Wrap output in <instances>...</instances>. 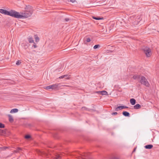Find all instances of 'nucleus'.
<instances>
[{"mask_svg":"<svg viewBox=\"0 0 159 159\" xmlns=\"http://www.w3.org/2000/svg\"><path fill=\"white\" fill-rule=\"evenodd\" d=\"M33 12V9L30 6H26L25 11L19 13L15 11V18L18 19L26 18L30 17Z\"/></svg>","mask_w":159,"mask_h":159,"instance_id":"1","label":"nucleus"},{"mask_svg":"<svg viewBox=\"0 0 159 159\" xmlns=\"http://www.w3.org/2000/svg\"><path fill=\"white\" fill-rule=\"evenodd\" d=\"M0 13L15 18V11L14 10H12L10 11H8L4 9H0Z\"/></svg>","mask_w":159,"mask_h":159,"instance_id":"2","label":"nucleus"},{"mask_svg":"<svg viewBox=\"0 0 159 159\" xmlns=\"http://www.w3.org/2000/svg\"><path fill=\"white\" fill-rule=\"evenodd\" d=\"M139 81L142 84L147 87H149L150 84L147 80L143 76L141 75Z\"/></svg>","mask_w":159,"mask_h":159,"instance_id":"3","label":"nucleus"},{"mask_svg":"<svg viewBox=\"0 0 159 159\" xmlns=\"http://www.w3.org/2000/svg\"><path fill=\"white\" fill-rule=\"evenodd\" d=\"M143 50L146 56L147 57H149L152 55L151 49L148 47H146L143 49Z\"/></svg>","mask_w":159,"mask_h":159,"instance_id":"4","label":"nucleus"},{"mask_svg":"<svg viewBox=\"0 0 159 159\" xmlns=\"http://www.w3.org/2000/svg\"><path fill=\"white\" fill-rule=\"evenodd\" d=\"M23 48L25 49H27L30 45L29 43L26 42L23 43L21 45Z\"/></svg>","mask_w":159,"mask_h":159,"instance_id":"5","label":"nucleus"},{"mask_svg":"<svg viewBox=\"0 0 159 159\" xmlns=\"http://www.w3.org/2000/svg\"><path fill=\"white\" fill-rule=\"evenodd\" d=\"M96 93L99 94H101L102 95H106L107 94V93L106 91H97Z\"/></svg>","mask_w":159,"mask_h":159,"instance_id":"6","label":"nucleus"},{"mask_svg":"<svg viewBox=\"0 0 159 159\" xmlns=\"http://www.w3.org/2000/svg\"><path fill=\"white\" fill-rule=\"evenodd\" d=\"M131 104L132 105H134L136 103V100L134 98H131L130 100Z\"/></svg>","mask_w":159,"mask_h":159,"instance_id":"7","label":"nucleus"},{"mask_svg":"<svg viewBox=\"0 0 159 159\" xmlns=\"http://www.w3.org/2000/svg\"><path fill=\"white\" fill-rule=\"evenodd\" d=\"M27 39L29 43H32L34 42L33 39L31 37L29 36Z\"/></svg>","mask_w":159,"mask_h":159,"instance_id":"8","label":"nucleus"},{"mask_svg":"<svg viewBox=\"0 0 159 159\" xmlns=\"http://www.w3.org/2000/svg\"><path fill=\"white\" fill-rule=\"evenodd\" d=\"M122 114L125 116L129 117L130 116L129 113L126 111H124L122 112Z\"/></svg>","mask_w":159,"mask_h":159,"instance_id":"9","label":"nucleus"},{"mask_svg":"<svg viewBox=\"0 0 159 159\" xmlns=\"http://www.w3.org/2000/svg\"><path fill=\"white\" fill-rule=\"evenodd\" d=\"M153 145L152 144H148L144 146L145 148L147 149H151L153 147Z\"/></svg>","mask_w":159,"mask_h":159,"instance_id":"10","label":"nucleus"},{"mask_svg":"<svg viewBox=\"0 0 159 159\" xmlns=\"http://www.w3.org/2000/svg\"><path fill=\"white\" fill-rule=\"evenodd\" d=\"M141 75H134L133 76V78L134 80H139Z\"/></svg>","mask_w":159,"mask_h":159,"instance_id":"11","label":"nucleus"},{"mask_svg":"<svg viewBox=\"0 0 159 159\" xmlns=\"http://www.w3.org/2000/svg\"><path fill=\"white\" fill-rule=\"evenodd\" d=\"M141 107V105L139 104H137L134 106V109H140Z\"/></svg>","mask_w":159,"mask_h":159,"instance_id":"12","label":"nucleus"},{"mask_svg":"<svg viewBox=\"0 0 159 159\" xmlns=\"http://www.w3.org/2000/svg\"><path fill=\"white\" fill-rule=\"evenodd\" d=\"M6 134V130L1 129L0 132V135H5Z\"/></svg>","mask_w":159,"mask_h":159,"instance_id":"13","label":"nucleus"},{"mask_svg":"<svg viewBox=\"0 0 159 159\" xmlns=\"http://www.w3.org/2000/svg\"><path fill=\"white\" fill-rule=\"evenodd\" d=\"M18 111V109L17 108H15L12 109L10 111V113H16Z\"/></svg>","mask_w":159,"mask_h":159,"instance_id":"14","label":"nucleus"},{"mask_svg":"<svg viewBox=\"0 0 159 159\" xmlns=\"http://www.w3.org/2000/svg\"><path fill=\"white\" fill-rule=\"evenodd\" d=\"M58 84H53L51 86H52V89H56L57 87L58 86Z\"/></svg>","mask_w":159,"mask_h":159,"instance_id":"15","label":"nucleus"},{"mask_svg":"<svg viewBox=\"0 0 159 159\" xmlns=\"http://www.w3.org/2000/svg\"><path fill=\"white\" fill-rule=\"evenodd\" d=\"M8 116L9 117V121L10 122H13V118L12 116H11L10 115H8Z\"/></svg>","mask_w":159,"mask_h":159,"instance_id":"16","label":"nucleus"},{"mask_svg":"<svg viewBox=\"0 0 159 159\" xmlns=\"http://www.w3.org/2000/svg\"><path fill=\"white\" fill-rule=\"evenodd\" d=\"M34 38L35 39L36 42H38L39 41V38L38 36L37 35H35L34 36Z\"/></svg>","mask_w":159,"mask_h":159,"instance_id":"17","label":"nucleus"},{"mask_svg":"<svg viewBox=\"0 0 159 159\" xmlns=\"http://www.w3.org/2000/svg\"><path fill=\"white\" fill-rule=\"evenodd\" d=\"M21 150V149L20 148H18L16 150H15L14 152H15L17 153L19 152Z\"/></svg>","mask_w":159,"mask_h":159,"instance_id":"18","label":"nucleus"},{"mask_svg":"<svg viewBox=\"0 0 159 159\" xmlns=\"http://www.w3.org/2000/svg\"><path fill=\"white\" fill-rule=\"evenodd\" d=\"M100 47V46L99 45V44H97V45H95L93 47V48L94 49H96L99 48Z\"/></svg>","mask_w":159,"mask_h":159,"instance_id":"19","label":"nucleus"},{"mask_svg":"<svg viewBox=\"0 0 159 159\" xmlns=\"http://www.w3.org/2000/svg\"><path fill=\"white\" fill-rule=\"evenodd\" d=\"M34 43V44H33V45L32 46V48H36L37 47V45H36V43H35L34 42L33 43Z\"/></svg>","mask_w":159,"mask_h":159,"instance_id":"20","label":"nucleus"},{"mask_svg":"<svg viewBox=\"0 0 159 159\" xmlns=\"http://www.w3.org/2000/svg\"><path fill=\"white\" fill-rule=\"evenodd\" d=\"M52 86H51V85H50L49 86H47L46 87V88H45L46 89H47V90L52 89Z\"/></svg>","mask_w":159,"mask_h":159,"instance_id":"21","label":"nucleus"},{"mask_svg":"<svg viewBox=\"0 0 159 159\" xmlns=\"http://www.w3.org/2000/svg\"><path fill=\"white\" fill-rule=\"evenodd\" d=\"M5 127V125L4 124L0 123V128H3Z\"/></svg>","mask_w":159,"mask_h":159,"instance_id":"22","label":"nucleus"},{"mask_svg":"<svg viewBox=\"0 0 159 159\" xmlns=\"http://www.w3.org/2000/svg\"><path fill=\"white\" fill-rule=\"evenodd\" d=\"M83 156H84L85 157H87L88 158H89V154H88L85 153V154H83Z\"/></svg>","mask_w":159,"mask_h":159,"instance_id":"23","label":"nucleus"},{"mask_svg":"<svg viewBox=\"0 0 159 159\" xmlns=\"http://www.w3.org/2000/svg\"><path fill=\"white\" fill-rule=\"evenodd\" d=\"M93 18L94 19H95V20H101V19H102V18H101L99 17H93Z\"/></svg>","mask_w":159,"mask_h":159,"instance_id":"24","label":"nucleus"},{"mask_svg":"<svg viewBox=\"0 0 159 159\" xmlns=\"http://www.w3.org/2000/svg\"><path fill=\"white\" fill-rule=\"evenodd\" d=\"M30 138V135H26L25 136V138L26 139H29Z\"/></svg>","mask_w":159,"mask_h":159,"instance_id":"25","label":"nucleus"},{"mask_svg":"<svg viewBox=\"0 0 159 159\" xmlns=\"http://www.w3.org/2000/svg\"><path fill=\"white\" fill-rule=\"evenodd\" d=\"M67 76H68L67 75H62V76H60L59 77V78L60 79L63 78H64L65 77H66Z\"/></svg>","mask_w":159,"mask_h":159,"instance_id":"26","label":"nucleus"},{"mask_svg":"<svg viewBox=\"0 0 159 159\" xmlns=\"http://www.w3.org/2000/svg\"><path fill=\"white\" fill-rule=\"evenodd\" d=\"M21 62L20 61H16V65H19L20 64Z\"/></svg>","mask_w":159,"mask_h":159,"instance_id":"27","label":"nucleus"},{"mask_svg":"<svg viewBox=\"0 0 159 159\" xmlns=\"http://www.w3.org/2000/svg\"><path fill=\"white\" fill-rule=\"evenodd\" d=\"M90 41H91V39L90 38H88L86 39V41L87 42H90Z\"/></svg>","mask_w":159,"mask_h":159,"instance_id":"28","label":"nucleus"},{"mask_svg":"<svg viewBox=\"0 0 159 159\" xmlns=\"http://www.w3.org/2000/svg\"><path fill=\"white\" fill-rule=\"evenodd\" d=\"M118 108L119 109V110H120L122 109H123V106H119L118 107Z\"/></svg>","mask_w":159,"mask_h":159,"instance_id":"29","label":"nucleus"},{"mask_svg":"<svg viewBox=\"0 0 159 159\" xmlns=\"http://www.w3.org/2000/svg\"><path fill=\"white\" fill-rule=\"evenodd\" d=\"M82 108L83 110H89L88 108L85 107H83Z\"/></svg>","mask_w":159,"mask_h":159,"instance_id":"30","label":"nucleus"},{"mask_svg":"<svg viewBox=\"0 0 159 159\" xmlns=\"http://www.w3.org/2000/svg\"><path fill=\"white\" fill-rule=\"evenodd\" d=\"M66 22H68L69 21L70 19L68 18H66L65 19Z\"/></svg>","mask_w":159,"mask_h":159,"instance_id":"31","label":"nucleus"},{"mask_svg":"<svg viewBox=\"0 0 159 159\" xmlns=\"http://www.w3.org/2000/svg\"><path fill=\"white\" fill-rule=\"evenodd\" d=\"M117 112H113L111 113V115H117Z\"/></svg>","mask_w":159,"mask_h":159,"instance_id":"32","label":"nucleus"},{"mask_svg":"<svg viewBox=\"0 0 159 159\" xmlns=\"http://www.w3.org/2000/svg\"><path fill=\"white\" fill-rule=\"evenodd\" d=\"M76 1V0H70V2H72V3H74Z\"/></svg>","mask_w":159,"mask_h":159,"instance_id":"33","label":"nucleus"},{"mask_svg":"<svg viewBox=\"0 0 159 159\" xmlns=\"http://www.w3.org/2000/svg\"><path fill=\"white\" fill-rule=\"evenodd\" d=\"M60 158V156H58L56 157V159H59Z\"/></svg>","mask_w":159,"mask_h":159,"instance_id":"34","label":"nucleus"},{"mask_svg":"<svg viewBox=\"0 0 159 159\" xmlns=\"http://www.w3.org/2000/svg\"><path fill=\"white\" fill-rule=\"evenodd\" d=\"M123 108H128V107L126 106H123Z\"/></svg>","mask_w":159,"mask_h":159,"instance_id":"35","label":"nucleus"},{"mask_svg":"<svg viewBox=\"0 0 159 159\" xmlns=\"http://www.w3.org/2000/svg\"><path fill=\"white\" fill-rule=\"evenodd\" d=\"M115 110L116 111H118V110H119V108H118L117 107L116 108Z\"/></svg>","mask_w":159,"mask_h":159,"instance_id":"36","label":"nucleus"},{"mask_svg":"<svg viewBox=\"0 0 159 159\" xmlns=\"http://www.w3.org/2000/svg\"><path fill=\"white\" fill-rule=\"evenodd\" d=\"M69 77H68L67 78V79H69Z\"/></svg>","mask_w":159,"mask_h":159,"instance_id":"37","label":"nucleus"},{"mask_svg":"<svg viewBox=\"0 0 159 159\" xmlns=\"http://www.w3.org/2000/svg\"><path fill=\"white\" fill-rule=\"evenodd\" d=\"M135 149H134V151H135Z\"/></svg>","mask_w":159,"mask_h":159,"instance_id":"38","label":"nucleus"}]
</instances>
